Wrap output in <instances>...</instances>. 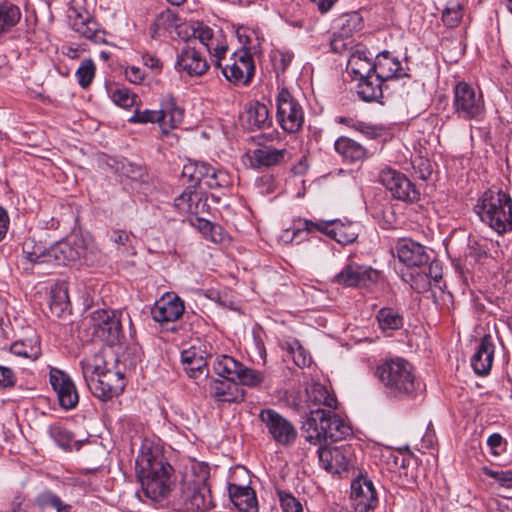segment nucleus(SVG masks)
I'll list each match as a JSON object with an SVG mask.
<instances>
[{
	"mask_svg": "<svg viewBox=\"0 0 512 512\" xmlns=\"http://www.w3.org/2000/svg\"><path fill=\"white\" fill-rule=\"evenodd\" d=\"M70 307L68 288L64 283L55 284L50 291L49 310L52 316L62 317Z\"/></svg>",
	"mask_w": 512,
	"mask_h": 512,
	"instance_id": "34",
	"label": "nucleus"
},
{
	"mask_svg": "<svg viewBox=\"0 0 512 512\" xmlns=\"http://www.w3.org/2000/svg\"><path fill=\"white\" fill-rule=\"evenodd\" d=\"M180 20L181 19L178 13L174 12L171 9H166L156 16L155 27L163 28V30H168L172 27H178Z\"/></svg>",
	"mask_w": 512,
	"mask_h": 512,
	"instance_id": "52",
	"label": "nucleus"
},
{
	"mask_svg": "<svg viewBox=\"0 0 512 512\" xmlns=\"http://www.w3.org/2000/svg\"><path fill=\"white\" fill-rule=\"evenodd\" d=\"M91 253L82 236L72 235L48 248L47 264L61 266L83 263L91 265L93 262Z\"/></svg>",
	"mask_w": 512,
	"mask_h": 512,
	"instance_id": "7",
	"label": "nucleus"
},
{
	"mask_svg": "<svg viewBox=\"0 0 512 512\" xmlns=\"http://www.w3.org/2000/svg\"><path fill=\"white\" fill-rule=\"evenodd\" d=\"M59 405L65 410H70L76 407L79 402V395L76 390L75 384L72 387H67L57 394Z\"/></svg>",
	"mask_w": 512,
	"mask_h": 512,
	"instance_id": "53",
	"label": "nucleus"
},
{
	"mask_svg": "<svg viewBox=\"0 0 512 512\" xmlns=\"http://www.w3.org/2000/svg\"><path fill=\"white\" fill-rule=\"evenodd\" d=\"M207 178L206 188L208 189L227 187L230 183L228 173L214 167Z\"/></svg>",
	"mask_w": 512,
	"mask_h": 512,
	"instance_id": "57",
	"label": "nucleus"
},
{
	"mask_svg": "<svg viewBox=\"0 0 512 512\" xmlns=\"http://www.w3.org/2000/svg\"><path fill=\"white\" fill-rule=\"evenodd\" d=\"M347 70L355 80L365 79L374 75V63H372L364 52L356 51L347 63Z\"/></svg>",
	"mask_w": 512,
	"mask_h": 512,
	"instance_id": "35",
	"label": "nucleus"
},
{
	"mask_svg": "<svg viewBox=\"0 0 512 512\" xmlns=\"http://www.w3.org/2000/svg\"><path fill=\"white\" fill-rule=\"evenodd\" d=\"M130 123L147 124L161 123V112L159 110H139L135 109L134 114L128 119Z\"/></svg>",
	"mask_w": 512,
	"mask_h": 512,
	"instance_id": "54",
	"label": "nucleus"
},
{
	"mask_svg": "<svg viewBox=\"0 0 512 512\" xmlns=\"http://www.w3.org/2000/svg\"><path fill=\"white\" fill-rule=\"evenodd\" d=\"M307 402L315 406H326L328 408H337V399L331 395L328 389L319 382L312 383L306 388Z\"/></svg>",
	"mask_w": 512,
	"mask_h": 512,
	"instance_id": "37",
	"label": "nucleus"
},
{
	"mask_svg": "<svg viewBox=\"0 0 512 512\" xmlns=\"http://www.w3.org/2000/svg\"><path fill=\"white\" fill-rule=\"evenodd\" d=\"M258 418L276 444L289 447L295 443L298 436L296 427L278 411L264 408L259 412Z\"/></svg>",
	"mask_w": 512,
	"mask_h": 512,
	"instance_id": "11",
	"label": "nucleus"
},
{
	"mask_svg": "<svg viewBox=\"0 0 512 512\" xmlns=\"http://www.w3.org/2000/svg\"><path fill=\"white\" fill-rule=\"evenodd\" d=\"M237 380H239V382L242 385L255 387L263 382L264 376L261 372L247 368L244 365H242Z\"/></svg>",
	"mask_w": 512,
	"mask_h": 512,
	"instance_id": "56",
	"label": "nucleus"
},
{
	"mask_svg": "<svg viewBox=\"0 0 512 512\" xmlns=\"http://www.w3.org/2000/svg\"><path fill=\"white\" fill-rule=\"evenodd\" d=\"M135 237L131 232L126 230H114L111 236V240L119 245L124 247V250H127L128 247H133V241Z\"/></svg>",
	"mask_w": 512,
	"mask_h": 512,
	"instance_id": "60",
	"label": "nucleus"
},
{
	"mask_svg": "<svg viewBox=\"0 0 512 512\" xmlns=\"http://www.w3.org/2000/svg\"><path fill=\"white\" fill-rule=\"evenodd\" d=\"M174 506L183 512H204L211 509L214 503L209 486L204 482L186 485L175 499Z\"/></svg>",
	"mask_w": 512,
	"mask_h": 512,
	"instance_id": "13",
	"label": "nucleus"
},
{
	"mask_svg": "<svg viewBox=\"0 0 512 512\" xmlns=\"http://www.w3.org/2000/svg\"><path fill=\"white\" fill-rule=\"evenodd\" d=\"M494 345L491 337L485 335L471 358V366L477 375H486L493 363Z\"/></svg>",
	"mask_w": 512,
	"mask_h": 512,
	"instance_id": "28",
	"label": "nucleus"
},
{
	"mask_svg": "<svg viewBox=\"0 0 512 512\" xmlns=\"http://www.w3.org/2000/svg\"><path fill=\"white\" fill-rule=\"evenodd\" d=\"M482 471L486 476L493 478L501 487L512 488V470H493L485 466Z\"/></svg>",
	"mask_w": 512,
	"mask_h": 512,
	"instance_id": "58",
	"label": "nucleus"
},
{
	"mask_svg": "<svg viewBox=\"0 0 512 512\" xmlns=\"http://www.w3.org/2000/svg\"><path fill=\"white\" fill-rule=\"evenodd\" d=\"M95 76V65L91 59H84L81 62V65L76 70V77L79 85L82 88H87L90 86L93 78Z\"/></svg>",
	"mask_w": 512,
	"mask_h": 512,
	"instance_id": "48",
	"label": "nucleus"
},
{
	"mask_svg": "<svg viewBox=\"0 0 512 512\" xmlns=\"http://www.w3.org/2000/svg\"><path fill=\"white\" fill-rule=\"evenodd\" d=\"M364 26L361 14L357 11L343 14L337 19V27L342 37L351 38L354 33L360 32Z\"/></svg>",
	"mask_w": 512,
	"mask_h": 512,
	"instance_id": "39",
	"label": "nucleus"
},
{
	"mask_svg": "<svg viewBox=\"0 0 512 512\" xmlns=\"http://www.w3.org/2000/svg\"><path fill=\"white\" fill-rule=\"evenodd\" d=\"M280 506L283 512H302L303 507L301 502L295 498L291 493L282 490H277Z\"/></svg>",
	"mask_w": 512,
	"mask_h": 512,
	"instance_id": "55",
	"label": "nucleus"
},
{
	"mask_svg": "<svg viewBox=\"0 0 512 512\" xmlns=\"http://www.w3.org/2000/svg\"><path fill=\"white\" fill-rule=\"evenodd\" d=\"M376 376L383 385L386 394L395 399H413L420 390L413 366L404 358L395 357L385 360L376 370Z\"/></svg>",
	"mask_w": 512,
	"mask_h": 512,
	"instance_id": "3",
	"label": "nucleus"
},
{
	"mask_svg": "<svg viewBox=\"0 0 512 512\" xmlns=\"http://www.w3.org/2000/svg\"><path fill=\"white\" fill-rule=\"evenodd\" d=\"M276 105L280 127L289 134L298 132L304 124V110L299 101L287 88H282L277 94Z\"/></svg>",
	"mask_w": 512,
	"mask_h": 512,
	"instance_id": "10",
	"label": "nucleus"
},
{
	"mask_svg": "<svg viewBox=\"0 0 512 512\" xmlns=\"http://www.w3.org/2000/svg\"><path fill=\"white\" fill-rule=\"evenodd\" d=\"M121 317L122 313L115 310L97 309L91 312L89 318L94 335L110 346L119 344L124 338Z\"/></svg>",
	"mask_w": 512,
	"mask_h": 512,
	"instance_id": "9",
	"label": "nucleus"
},
{
	"mask_svg": "<svg viewBox=\"0 0 512 512\" xmlns=\"http://www.w3.org/2000/svg\"><path fill=\"white\" fill-rule=\"evenodd\" d=\"M171 465L158 449L144 445L136 459V474L144 495L153 502H160L170 492Z\"/></svg>",
	"mask_w": 512,
	"mask_h": 512,
	"instance_id": "1",
	"label": "nucleus"
},
{
	"mask_svg": "<svg viewBox=\"0 0 512 512\" xmlns=\"http://www.w3.org/2000/svg\"><path fill=\"white\" fill-rule=\"evenodd\" d=\"M48 434L55 443L63 449L71 448L72 443L74 442L73 434L60 423L50 425L48 428Z\"/></svg>",
	"mask_w": 512,
	"mask_h": 512,
	"instance_id": "46",
	"label": "nucleus"
},
{
	"mask_svg": "<svg viewBox=\"0 0 512 512\" xmlns=\"http://www.w3.org/2000/svg\"><path fill=\"white\" fill-rule=\"evenodd\" d=\"M81 367L89 390L102 401L117 397L126 386L124 373L119 365L108 367L100 355L81 361Z\"/></svg>",
	"mask_w": 512,
	"mask_h": 512,
	"instance_id": "2",
	"label": "nucleus"
},
{
	"mask_svg": "<svg viewBox=\"0 0 512 512\" xmlns=\"http://www.w3.org/2000/svg\"><path fill=\"white\" fill-rule=\"evenodd\" d=\"M318 456L321 466L329 473L340 474L352 465L353 451L350 445L328 447L319 445Z\"/></svg>",
	"mask_w": 512,
	"mask_h": 512,
	"instance_id": "15",
	"label": "nucleus"
},
{
	"mask_svg": "<svg viewBox=\"0 0 512 512\" xmlns=\"http://www.w3.org/2000/svg\"><path fill=\"white\" fill-rule=\"evenodd\" d=\"M190 223L196 227L202 235L213 243H222L225 239V233L220 225L214 224L203 217H195Z\"/></svg>",
	"mask_w": 512,
	"mask_h": 512,
	"instance_id": "42",
	"label": "nucleus"
},
{
	"mask_svg": "<svg viewBox=\"0 0 512 512\" xmlns=\"http://www.w3.org/2000/svg\"><path fill=\"white\" fill-rule=\"evenodd\" d=\"M302 429L305 439L314 445L341 441L352 435V428L340 416L320 407L310 409Z\"/></svg>",
	"mask_w": 512,
	"mask_h": 512,
	"instance_id": "4",
	"label": "nucleus"
},
{
	"mask_svg": "<svg viewBox=\"0 0 512 512\" xmlns=\"http://www.w3.org/2000/svg\"><path fill=\"white\" fill-rule=\"evenodd\" d=\"M379 273L371 267L351 263L346 265L338 274L335 275L333 282L346 286H369L377 282Z\"/></svg>",
	"mask_w": 512,
	"mask_h": 512,
	"instance_id": "17",
	"label": "nucleus"
},
{
	"mask_svg": "<svg viewBox=\"0 0 512 512\" xmlns=\"http://www.w3.org/2000/svg\"><path fill=\"white\" fill-rule=\"evenodd\" d=\"M181 363L190 378H197L203 374L207 366L206 358L194 347L182 351Z\"/></svg>",
	"mask_w": 512,
	"mask_h": 512,
	"instance_id": "33",
	"label": "nucleus"
},
{
	"mask_svg": "<svg viewBox=\"0 0 512 512\" xmlns=\"http://www.w3.org/2000/svg\"><path fill=\"white\" fill-rule=\"evenodd\" d=\"M212 171V166L208 163L200 162L198 169L195 173V178H193L191 184L188 186L189 189H197L202 191L203 188H206L207 177Z\"/></svg>",
	"mask_w": 512,
	"mask_h": 512,
	"instance_id": "59",
	"label": "nucleus"
},
{
	"mask_svg": "<svg viewBox=\"0 0 512 512\" xmlns=\"http://www.w3.org/2000/svg\"><path fill=\"white\" fill-rule=\"evenodd\" d=\"M219 68L227 81L235 86H248L255 75V64L250 50L246 47L235 51L227 63L221 60Z\"/></svg>",
	"mask_w": 512,
	"mask_h": 512,
	"instance_id": "8",
	"label": "nucleus"
},
{
	"mask_svg": "<svg viewBox=\"0 0 512 512\" xmlns=\"http://www.w3.org/2000/svg\"><path fill=\"white\" fill-rule=\"evenodd\" d=\"M282 348L286 350L288 356L299 368L307 367L310 365L312 361L311 356L298 340L294 339L291 342H285Z\"/></svg>",
	"mask_w": 512,
	"mask_h": 512,
	"instance_id": "45",
	"label": "nucleus"
},
{
	"mask_svg": "<svg viewBox=\"0 0 512 512\" xmlns=\"http://www.w3.org/2000/svg\"><path fill=\"white\" fill-rule=\"evenodd\" d=\"M112 100L122 108H131L136 104L138 96L126 87L117 88L112 92Z\"/></svg>",
	"mask_w": 512,
	"mask_h": 512,
	"instance_id": "49",
	"label": "nucleus"
},
{
	"mask_svg": "<svg viewBox=\"0 0 512 512\" xmlns=\"http://www.w3.org/2000/svg\"><path fill=\"white\" fill-rule=\"evenodd\" d=\"M184 311L185 306L182 299L174 293H167L155 302L151 309V315L154 321L163 325L178 320Z\"/></svg>",
	"mask_w": 512,
	"mask_h": 512,
	"instance_id": "18",
	"label": "nucleus"
},
{
	"mask_svg": "<svg viewBox=\"0 0 512 512\" xmlns=\"http://www.w3.org/2000/svg\"><path fill=\"white\" fill-rule=\"evenodd\" d=\"M10 351L19 357L36 360L40 355V348L27 344L24 341H16L10 346Z\"/></svg>",
	"mask_w": 512,
	"mask_h": 512,
	"instance_id": "51",
	"label": "nucleus"
},
{
	"mask_svg": "<svg viewBox=\"0 0 512 512\" xmlns=\"http://www.w3.org/2000/svg\"><path fill=\"white\" fill-rule=\"evenodd\" d=\"M354 130L360 132L361 134L365 135L366 137L373 139L379 136V132L377 128L373 125H370L363 121H357L353 127Z\"/></svg>",
	"mask_w": 512,
	"mask_h": 512,
	"instance_id": "63",
	"label": "nucleus"
},
{
	"mask_svg": "<svg viewBox=\"0 0 512 512\" xmlns=\"http://www.w3.org/2000/svg\"><path fill=\"white\" fill-rule=\"evenodd\" d=\"M72 379L68 374L57 368L50 370V384L53 390L58 394L67 387H72Z\"/></svg>",
	"mask_w": 512,
	"mask_h": 512,
	"instance_id": "50",
	"label": "nucleus"
},
{
	"mask_svg": "<svg viewBox=\"0 0 512 512\" xmlns=\"http://www.w3.org/2000/svg\"><path fill=\"white\" fill-rule=\"evenodd\" d=\"M21 19L19 7L8 1L0 2V37L15 27Z\"/></svg>",
	"mask_w": 512,
	"mask_h": 512,
	"instance_id": "38",
	"label": "nucleus"
},
{
	"mask_svg": "<svg viewBox=\"0 0 512 512\" xmlns=\"http://www.w3.org/2000/svg\"><path fill=\"white\" fill-rule=\"evenodd\" d=\"M176 69L192 77L202 76L209 69V64L199 50L187 45L177 56Z\"/></svg>",
	"mask_w": 512,
	"mask_h": 512,
	"instance_id": "22",
	"label": "nucleus"
},
{
	"mask_svg": "<svg viewBox=\"0 0 512 512\" xmlns=\"http://www.w3.org/2000/svg\"><path fill=\"white\" fill-rule=\"evenodd\" d=\"M125 76L129 82L134 84H139L144 78L142 70L135 66L126 68Z\"/></svg>",
	"mask_w": 512,
	"mask_h": 512,
	"instance_id": "64",
	"label": "nucleus"
},
{
	"mask_svg": "<svg viewBox=\"0 0 512 512\" xmlns=\"http://www.w3.org/2000/svg\"><path fill=\"white\" fill-rule=\"evenodd\" d=\"M15 383L16 376L13 370L0 365V388L13 387Z\"/></svg>",
	"mask_w": 512,
	"mask_h": 512,
	"instance_id": "62",
	"label": "nucleus"
},
{
	"mask_svg": "<svg viewBox=\"0 0 512 512\" xmlns=\"http://www.w3.org/2000/svg\"><path fill=\"white\" fill-rule=\"evenodd\" d=\"M247 113L249 123L258 129L269 127L272 123L269 109L264 103L256 101L251 104Z\"/></svg>",
	"mask_w": 512,
	"mask_h": 512,
	"instance_id": "43",
	"label": "nucleus"
},
{
	"mask_svg": "<svg viewBox=\"0 0 512 512\" xmlns=\"http://www.w3.org/2000/svg\"><path fill=\"white\" fill-rule=\"evenodd\" d=\"M374 75L383 83L391 79L409 77L402 68L401 62L396 57H393L388 51H382L376 56L374 62Z\"/></svg>",
	"mask_w": 512,
	"mask_h": 512,
	"instance_id": "23",
	"label": "nucleus"
},
{
	"mask_svg": "<svg viewBox=\"0 0 512 512\" xmlns=\"http://www.w3.org/2000/svg\"><path fill=\"white\" fill-rule=\"evenodd\" d=\"M334 148L344 161L350 163L363 162L368 157L367 149L349 137H339L334 143Z\"/></svg>",
	"mask_w": 512,
	"mask_h": 512,
	"instance_id": "29",
	"label": "nucleus"
},
{
	"mask_svg": "<svg viewBox=\"0 0 512 512\" xmlns=\"http://www.w3.org/2000/svg\"><path fill=\"white\" fill-rule=\"evenodd\" d=\"M210 395L220 402L240 403L245 399V391L235 381L212 379L209 382Z\"/></svg>",
	"mask_w": 512,
	"mask_h": 512,
	"instance_id": "24",
	"label": "nucleus"
},
{
	"mask_svg": "<svg viewBox=\"0 0 512 512\" xmlns=\"http://www.w3.org/2000/svg\"><path fill=\"white\" fill-rule=\"evenodd\" d=\"M382 84L375 75L368 76L359 80L357 93L366 102L376 101L383 95Z\"/></svg>",
	"mask_w": 512,
	"mask_h": 512,
	"instance_id": "41",
	"label": "nucleus"
},
{
	"mask_svg": "<svg viewBox=\"0 0 512 512\" xmlns=\"http://www.w3.org/2000/svg\"><path fill=\"white\" fill-rule=\"evenodd\" d=\"M34 505L41 512H70L71 505L66 504L51 490H43L34 499Z\"/></svg>",
	"mask_w": 512,
	"mask_h": 512,
	"instance_id": "32",
	"label": "nucleus"
},
{
	"mask_svg": "<svg viewBox=\"0 0 512 512\" xmlns=\"http://www.w3.org/2000/svg\"><path fill=\"white\" fill-rule=\"evenodd\" d=\"M228 494L240 512H258L256 493L249 485L229 483Z\"/></svg>",
	"mask_w": 512,
	"mask_h": 512,
	"instance_id": "25",
	"label": "nucleus"
},
{
	"mask_svg": "<svg viewBox=\"0 0 512 512\" xmlns=\"http://www.w3.org/2000/svg\"><path fill=\"white\" fill-rule=\"evenodd\" d=\"M330 46L333 52L342 54L352 48L353 40L351 38L346 39V37H342L339 33L335 32Z\"/></svg>",
	"mask_w": 512,
	"mask_h": 512,
	"instance_id": "61",
	"label": "nucleus"
},
{
	"mask_svg": "<svg viewBox=\"0 0 512 512\" xmlns=\"http://www.w3.org/2000/svg\"><path fill=\"white\" fill-rule=\"evenodd\" d=\"M396 256L407 267H421L429 261L425 247L412 239H399L395 245Z\"/></svg>",
	"mask_w": 512,
	"mask_h": 512,
	"instance_id": "20",
	"label": "nucleus"
},
{
	"mask_svg": "<svg viewBox=\"0 0 512 512\" xmlns=\"http://www.w3.org/2000/svg\"><path fill=\"white\" fill-rule=\"evenodd\" d=\"M463 17V5L459 2H450L449 6L443 10L442 21L449 27H457Z\"/></svg>",
	"mask_w": 512,
	"mask_h": 512,
	"instance_id": "47",
	"label": "nucleus"
},
{
	"mask_svg": "<svg viewBox=\"0 0 512 512\" xmlns=\"http://www.w3.org/2000/svg\"><path fill=\"white\" fill-rule=\"evenodd\" d=\"M320 232L337 243L345 246L352 244L358 237V227L352 222H342L341 220H319L313 222L309 219H299L294 224L292 240L299 237L302 233Z\"/></svg>",
	"mask_w": 512,
	"mask_h": 512,
	"instance_id": "6",
	"label": "nucleus"
},
{
	"mask_svg": "<svg viewBox=\"0 0 512 512\" xmlns=\"http://www.w3.org/2000/svg\"><path fill=\"white\" fill-rule=\"evenodd\" d=\"M350 497L358 512L374 510L378 505L377 491L367 476L359 475L352 481Z\"/></svg>",
	"mask_w": 512,
	"mask_h": 512,
	"instance_id": "16",
	"label": "nucleus"
},
{
	"mask_svg": "<svg viewBox=\"0 0 512 512\" xmlns=\"http://www.w3.org/2000/svg\"><path fill=\"white\" fill-rule=\"evenodd\" d=\"M379 181L390 191L394 199L414 203L420 198V192L416 186L403 173L396 170L383 169L379 174Z\"/></svg>",
	"mask_w": 512,
	"mask_h": 512,
	"instance_id": "14",
	"label": "nucleus"
},
{
	"mask_svg": "<svg viewBox=\"0 0 512 512\" xmlns=\"http://www.w3.org/2000/svg\"><path fill=\"white\" fill-rule=\"evenodd\" d=\"M174 207L183 214L199 217L208 213L209 205L205 193L198 189L184 190L174 200Z\"/></svg>",
	"mask_w": 512,
	"mask_h": 512,
	"instance_id": "21",
	"label": "nucleus"
},
{
	"mask_svg": "<svg viewBox=\"0 0 512 512\" xmlns=\"http://www.w3.org/2000/svg\"><path fill=\"white\" fill-rule=\"evenodd\" d=\"M114 169L119 175L133 181H144L146 176V170L144 167L127 159L115 161Z\"/></svg>",
	"mask_w": 512,
	"mask_h": 512,
	"instance_id": "44",
	"label": "nucleus"
},
{
	"mask_svg": "<svg viewBox=\"0 0 512 512\" xmlns=\"http://www.w3.org/2000/svg\"><path fill=\"white\" fill-rule=\"evenodd\" d=\"M288 156L286 149L262 146L252 151L250 163L254 168L272 167L283 163Z\"/></svg>",
	"mask_w": 512,
	"mask_h": 512,
	"instance_id": "27",
	"label": "nucleus"
},
{
	"mask_svg": "<svg viewBox=\"0 0 512 512\" xmlns=\"http://www.w3.org/2000/svg\"><path fill=\"white\" fill-rule=\"evenodd\" d=\"M376 319L383 332L400 330L404 325L403 315L391 307L381 308L376 314Z\"/></svg>",
	"mask_w": 512,
	"mask_h": 512,
	"instance_id": "40",
	"label": "nucleus"
},
{
	"mask_svg": "<svg viewBox=\"0 0 512 512\" xmlns=\"http://www.w3.org/2000/svg\"><path fill=\"white\" fill-rule=\"evenodd\" d=\"M480 220L498 234L512 231V199L500 189H488L474 206Z\"/></svg>",
	"mask_w": 512,
	"mask_h": 512,
	"instance_id": "5",
	"label": "nucleus"
},
{
	"mask_svg": "<svg viewBox=\"0 0 512 512\" xmlns=\"http://www.w3.org/2000/svg\"><path fill=\"white\" fill-rule=\"evenodd\" d=\"M72 29L96 44L106 42L105 31L99 27L97 21L88 13H77L72 22Z\"/></svg>",
	"mask_w": 512,
	"mask_h": 512,
	"instance_id": "26",
	"label": "nucleus"
},
{
	"mask_svg": "<svg viewBox=\"0 0 512 512\" xmlns=\"http://www.w3.org/2000/svg\"><path fill=\"white\" fill-rule=\"evenodd\" d=\"M454 113L464 120L479 119L484 112V101L481 92L466 82H459L454 88Z\"/></svg>",
	"mask_w": 512,
	"mask_h": 512,
	"instance_id": "12",
	"label": "nucleus"
},
{
	"mask_svg": "<svg viewBox=\"0 0 512 512\" xmlns=\"http://www.w3.org/2000/svg\"><path fill=\"white\" fill-rule=\"evenodd\" d=\"M47 250L42 245L37 244L33 239H26L22 245L21 263L24 270H28V264L41 265L47 264Z\"/></svg>",
	"mask_w": 512,
	"mask_h": 512,
	"instance_id": "30",
	"label": "nucleus"
},
{
	"mask_svg": "<svg viewBox=\"0 0 512 512\" xmlns=\"http://www.w3.org/2000/svg\"><path fill=\"white\" fill-rule=\"evenodd\" d=\"M242 363L231 356H217L213 363L214 373L225 380L235 381L239 377Z\"/></svg>",
	"mask_w": 512,
	"mask_h": 512,
	"instance_id": "36",
	"label": "nucleus"
},
{
	"mask_svg": "<svg viewBox=\"0 0 512 512\" xmlns=\"http://www.w3.org/2000/svg\"><path fill=\"white\" fill-rule=\"evenodd\" d=\"M161 122H168L171 128L180 125L184 118V110L178 106L176 98L171 95H165L160 103Z\"/></svg>",
	"mask_w": 512,
	"mask_h": 512,
	"instance_id": "31",
	"label": "nucleus"
},
{
	"mask_svg": "<svg viewBox=\"0 0 512 512\" xmlns=\"http://www.w3.org/2000/svg\"><path fill=\"white\" fill-rule=\"evenodd\" d=\"M191 29L192 36L206 47L209 54L214 56L215 66H220L221 60L225 59V54L228 50L227 45L214 35L213 29L202 22L194 23Z\"/></svg>",
	"mask_w": 512,
	"mask_h": 512,
	"instance_id": "19",
	"label": "nucleus"
}]
</instances>
